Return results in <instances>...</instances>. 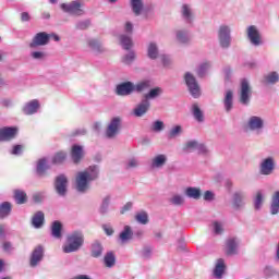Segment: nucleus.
Listing matches in <instances>:
<instances>
[{"instance_id": "nucleus-9", "label": "nucleus", "mask_w": 279, "mask_h": 279, "mask_svg": "<svg viewBox=\"0 0 279 279\" xmlns=\"http://www.w3.org/2000/svg\"><path fill=\"white\" fill-rule=\"evenodd\" d=\"M219 40L221 47H230V28L228 26H220Z\"/></svg>"}, {"instance_id": "nucleus-1", "label": "nucleus", "mask_w": 279, "mask_h": 279, "mask_svg": "<svg viewBox=\"0 0 279 279\" xmlns=\"http://www.w3.org/2000/svg\"><path fill=\"white\" fill-rule=\"evenodd\" d=\"M97 168L95 166H90L84 172H78L76 175V189L80 193H84L86 189H88V182L97 179Z\"/></svg>"}, {"instance_id": "nucleus-2", "label": "nucleus", "mask_w": 279, "mask_h": 279, "mask_svg": "<svg viewBox=\"0 0 279 279\" xmlns=\"http://www.w3.org/2000/svg\"><path fill=\"white\" fill-rule=\"evenodd\" d=\"M149 86H151L149 84V81L141 82L137 85L132 84V82H126L117 86V94L125 96L130 95L131 93H134V90L136 93H143V90H147Z\"/></svg>"}, {"instance_id": "nucleus-7", "label": "nucleus", "mask_w": 279, "mask_h": 279, "mask_svg": "<svg viewBox=\"0 0 279 279\" xmlns=\"http://www.w3.org/2000/svg\"><path fill=\"white\" fill-rule=\"evenodd\" d=\"M250 95H252V90L250 89V83H247V80H242V82H241V102L244 105L250 104Z\"/></svg>"}, {"instance_id": "nucleus-21", "label": "nucleus", "mask_w": 279, "mask_h": 279, "mask_svg": "<svg viewBox=\"0 0 279 279\" xmlns=\"http://www.w3.org/2000/svg\"><path fill=\"white\" fill-rule=\"evenodd\" d=\"M34 228H40L45 223V214L43 211H37L32 220Z\"/></svg>"}, {"instance_id": "nucleus-24", "label": "nucleus", "mask_w": 279, "mask_h": 279, "mask_svg": "<svg viewBox=\"0 0 279 279\" xmlns=\"http://www.w3.org/2000/svg\"><path fill=\"white\" fill-rule=\"evenodd\" d=\"M12 210V205L9 202H4L0 205V219L8 217Z\"/></svg>"}, {"instance_id": "nucleus-56", "label": "nucleus", "mask_w": 279, "mask_h": 279, "mask_svg": "<svg viewBox=\"0 0 279 279\" xmlns=\"http://www.w3.org/2000/svg\"><path fill=\"white\" fill-rule=\"evenodd\" d=\"M89 47H92L93 49H98L99 50V47H101V45L99 44V41L93 39L89 41Z\"/></svg>"}, {"instance_id": "nucleus-16", "label": "nucleus", "mask_w": 279, "mask_h": 279, "mask_svg": "<svg viewBox=\"0 0 279 279\" xmlns=\"http://www.w3.org/2000/svg\"><path fill=\"white\" fill-rule=\"evenodd\" d=\"M193 149H197L198 154H206V151H207L206 146H204L203 144H197V142H195V141L187 142L184 150L193 151Z\"/></svg>"}, {"instance_id": "nucleus-14", "label": "nucleus", "mask_w": 279, "mask_h": 279, "mask_svg": "<svg viewBox=\"0 0 279 279\" xmlns=\"http://www.w3.org/2000/svg\"><path fill=\"white\" fill-rule=\"evenodd\" d=\"M247 36L252 43V45H260V34L256 26H250L247 29Z\"/></svg>"}, {"instance_id": "nucleus-41", "label": "nucleus", "mask_w": 279, "mask_h": 279, "mask_svg": "<svg viewBox=\"0 0 279 279\" xmlns=\"http://www.w3.org/2000/svg\"><path fill=\"white\" fill-rule=\"evenodd\" d=\"M255 210H259L260 206H263V192H257L255 201H254Z\"/></svg>"}, {"instance_id": "nucleus-54", "label": "nucleus", "mask_w": 279, "mask_h": 279, "mask_svg": "<svg viewBox=\"0 0 279 279\" xmlns=\"http://www.w3.org/2000/svg\"><path fill=\"white\" fill-rule=\"evenodd\" d=\"M110 202V198H105L104 202H102V205L100 207V213H106V209L108 208V204Z\"/></svg>"}, {"instance_id": "nucleus-3", "label": "nucleus", "mask_w": 279, "mask_h": 279, "mask_svg": "<svg viewBox=\"0 0 279 279\" xmlns=\"http://www.w3.org/2000/svg\"><path fill=\"white\" fill-rule=\"evenodd\" d=\"M162 94V89L160 87L151 89L148 94L145 95V99L135 108L134 114L135 117H143L147 110H149V100L156 99L159 95Z\"/></svg>"}, {"instance_id": "nucleus-28", "label": "nucleus", "mask_w": 279, "mask_h": 279, "mask_svg": "<svg viewBox=\"0 0 279 279\" xmlns=\"http://www.w3.org/2000/svg\"><path fill=\"white\" fill-rule=\"evenodd\" d=\"M130 239H132V229L130 226H125L124 230L120 233V241L125 243V241H130Z\"/></svg>"}, {"instance_id": "nucleus-10", "label": "nucleus", "mask_w": 279, "mask_h": 279, "mask_svg": "<svg viewBox=\"0 0 279 279\" xmlns=\"http://www.w3.org/2000/svg\"><path fill=\"white\" fill-rule=\"evenodd\" d=\"M19 129L16 128H2L0 129V141H12L16 136Z\"/></svg>"}, {"instance_id": "nucleus-53", "label": "nucleus", "mask_w": 279, "mask_h": 279, "mask_svg": "<svg viewBox=\"0 0 279 279\" xmlns=\"http://www.w3.org/2000/svg\"><path fill=\"white\" fill-rule=\"evenodd\" d=\"M134 167H138V161L136 159H130L128 161L126 168L128 169H132Z\"/></svg>"}, {"instance_id": "nucleus-8", "label": "nucleus", "mask_w": 279, "mask_h": 279, "mask_svg": "<svg viewBox=\"0 0 279 279\" xmlns=\"http://www.w3.org/2000/svg\"><path fill=\"white\" fill-rule=\"evenodd\" d=\"M66 177L63 174H60L56 179L54 187L59 195H65L66 194V184H68Z\"/></svg>"}, {"instance_id": "nucleus-49", "label": "nucleus", "mask_w": 279, "mask_h": 279, "mask_svg": "<svg viewBox=\"0 0 279 279\" xmlns=\"http://www.w3.org/2000/svg\"><path fill=\"white\" fill-rule=\"evenodd\" d=\"M134 58H135L134 52H130L123 58L124 64H132V62L134 61Z\"/></svg>"}, {"instance_id": "nucleus-25", "label": "nucleus", "mask_w": 279, "mask_h": 279, "mask_svg": "<svg viewBox=\"0 0 279 279\" xmlns=\"http://www.w3.org/2000/svg\"><path fill=\"white\" fill-rule=\"evenodd\" d=\"M248 125L251 130H260V128H263V120L258 117H252L250 119Z\"/></svg>"}, {"instance_id": "nucleus-29", "label": "nucleus", "mask_w": 279, "mask_h": 279, "mask_svg": "<svg viewBox=\"0 0 279 279\" xmlns=\"http://www.w3.org/2000/svg\"><path fill=\"white\" fill-rule=\"evenodd\" d=\"M232 99H233L232 92L228 90L225 96V108L227 112H230V110H232Z\"/></svg>"}, {"instance_id": "nucleus-43", "label": "nucleus", "mask_w": 279, "mask_h": 279, "mask_svg": "<svg viewBox=\"0 0 279 279\" xmlns=\"http://www.w3.org/2000/svg\"><path fill=\"white\" fill-rule=\"evenodd\" d=\"M182 14L185 21H191V8H189V5L186 4L183 5Z\"/></svg>"}, {"instance_id": "nucleus-33", "label": "nucleus", "mask_w": 279, "mask_h": 279, "mask_svg": "<svg viewBox=\"0 0 279 279\" xmlns=\"http://www.w3.org/2000/svg\"><path fill=\"white\" fill-rule=\"evenodd\" d=\"M165 162H167V156L165 155H158L157 157H155L153 159V163L151 167H162V165H165Z\"/></svg>"}, {"instance_id": "nucleus-20", "label": "nucleus", "mask_w": 279, "mask_h": 279, "mask_svg": "<svg viewBox=\"0 0 279 279\" xmlns=\"http://www.w3.org/2000/svg\"><path fill=\"white\" fill-rule=\"evenodd\" d=\"M223 271H226V263L223 262V259H218L214 269L215 278H221L223 276Z\"/></svg>"}, {"instance_id": "nucleus-36", "label": "nucleus", "mask_w": 279, "mask_h": 279, "mask_svg": "<svg viewBox=\"0 0 279 279\" xmlns=\"http://www.w3.org/2000/svg\"><path fill=\"white\" fill-rule=\"evenodd\" d=\"M135 219L136 221H138V223H147V221H149V217L147 216V213L145 211H138L136 215H135Z\"/></svg>"}, {"instance_id": "nucleus-35", "label": "nucleus", "mask_w": 279, "mask_h": 279, "mask_svg": "<svg viewBox=\"0 0 279 279\" xmlns=\"http://www.w3.org/2000/svg\"><path fill=\"white\" fill-rule=\"evenodd\" d=\"M64 160H66V153L64 151L57 153L52 158L53 165H60L61 162H64Z\"/></svg>"}, {"instance_id": "nucleus-31", "label": "nucleus", "mask_w": 279, "mask_h": 279, "mask_svg": "<svg viewBox=\"0 0 279 279\" xmlns=\"http://www.w3.org/2000/svg\"><path fill=\"white\" fill-rule=\"evenodd\" d=\"M192 112H193V117L196 119V121H198L199 123L202 121H204V113L202 112V110L199 109V107L197 105L192 106Z\"/></svg>"}, {"instance_id": "nucleus-26", "label": "nucleus", "mask_w": 279, "mask_h": 279, "mask_svg": "<svg viewBox=\"0 0 279 279\" xmlns=\"http://www.w3.org/2000/svg\"><path fill=\"white\" fill-rule=\"evenodd\" d=\"M14 199L16 204H25L27 202V194L21 190H15L14 191Z\"/></svg>"}, {"instance_id": "nucleus-37", "label": "nucleus", "mask_w": 279, "mask_h": 279, "mask_svg": "<svg viewBox=\"0 0 279 279\" xmlns=\"http://www.w3.org/2000/svg\"><path fill=\"white\" fill-rule=\"evenodd\" d=\"M278 80H279L278 73H276V72H271L270 74L265 76L266 84H276V82H278Z\"/></svg>"}, {"instance_id": "nucleus-46", "label": "nucleus", "mask_w": 279, "mask_h": 279, "mask_svg": "<svg viewBox=\"0 0 279 279\" xmlns=\"http://www.w3.org/2000/svg\"><path fill=\"white\" fill-rule=\"evenodd\" d=\"M162 128H165V123H162V121H155L153 123V132H160V130H162Z\"/></svg>"}, {"instance_id": "nucleus-34", "label": "nucleus", "mask_w": 279, "mask_h": 279, "mask_svg": "<svg viewBox=\"0 0 279 279\" xmlns=\"http://www.w3.org/2000/svg\"><path fill=\"white\" fill-rule=\"evenodd\" d=\"M186 195H187V197H192L193 199H199L202 192H199V189L189 187L186 190Z\"/></svg>"}, {"instance_id": "nucleus-62", "label": "nucleus", "mask_w": 279, "mask_h": 279, "mask_svg": "<svg viewBox=\"0 0 279 279\" xmlns=\"http://www.w3.org/2000/svg\"><path fill=\"white\" fill-rule=\"evenodd\" d=\"M132 29H133L132 23L128 22V23L125 24V32H126V33H130V32H132Z\"/></svg>"}, {"instance_id": "nucleus-39", "label": "nucleus", "mask_w": 279, "mask_h": 279, "mask_svg": "<svg viewBox=\"0 0 279 279\" xmlns=\"http://www.w3.org/2000/svg\"><path fill=\"white\" fill-rule=\"evenodd\" d=\"M92 256H94V258L101 256V244H99V243L93 244Z\"/></svg>"}, {"instance_id": "nucleus-6", "label": "nucleus", "mask_w": 279, "mask_h": 279, "mask_svg": "<svg viewBox=\"0 0 279 279\" xmlns=\"http://www.w3.org/2000/svg\"><path fill=\"white\" fill-rule=\"evenodd\" d=\"M185 84L189 87V90L195 99L202 95L199 92V85H197V81L195 80V76H193L191 73L185 74Z\"/></svg>"}, {"instance_id": "nucleus-48", "label": "nucleus", "mask_w": 279, "mask_h": 279, "mask_svg": "<svg viewBox=\"0 0 279 279\" xmlns=\"http://www.w3.org/2000/svg\"><path fill=\"white\" fill-rule=\"evenodd\" d=\"M171 202L175 205V206H180L181 204H184V198L180 195H174L171 198Z\"/></svg>"}, {"instance_id": "nucleus-12", "label": "nucleus", "mask_w": 279, "mask_h": 279, "mask_svg": "<svg viewBox=\"0 0 279 279\" xmlns=\"http://www.w3.org/2000/svg\"><path fill=\"white\" fill-rule=\"evenodd\" d=\"M47 43H49V35H47V33H38L31 44V47H43V45H47Z\"/></svg>"}, {"instance_id": "nucleus-60", "label": "nucleus", "mask_w": 279, "mask_h": 279, "mask_svg": "<svg viewBox=\"0 0 279 279\" xmlns=\"http://www.w3.org/2000/svg\"><path fill=\"white\" fill-rule=\"evenodd\" d=\"M3 250L4 252H10V250H12V244H10V242H4Z\"/></svg>"}, {"instance_id": "nucleus-30", "label": "nucleus", "mask_w": 279, "mask_h": 279, "mask_svg": "<svg viewBox=\"0 0 279 279\" xmlns=\"http://www.w3.org/2000/svg\"><path fill=\"white\" fill-rule=\"evenodd\" d=\"M148 58L151 60H156L158 58V46L154 43H150L148 46Z\"/></svg>"}, {"instance_id": "nucleus-5", "label": "nucleus", "mask_w": 279, "mask_h": 279, "mask_svg": "<svg viewBox=\"0 0 279 279\" xmlns=\"http://www.w3.org/2000/svg\"><path fill=\"white\" fill-rule=\"evenodd\" d=\"M61 10L63 12H66L68 14H72L73 16H82L84 14V9L82 8V3H80L77 0L66 4H61Z\"/></svg>"}, {"instance_id": "nucleus-22", "label": "nucleus", "mask_w": 279, "mask_h": 279, "mask_svg": "<svg viewBox=\"0 0 279 279\" xmlns=\"http://www.w3.org/2000/svg\"><path fill=\"white\" fill-rule=\"evenodd\" d=\"M51 234L54 239H60L62 236V223L60 221H54L51 226Z\"/></svg>"}, {"instance_id": "nucleus-57", "label": "nucleus", "mask_w": 279, "mask_h": 279, "mask_svg": "<svg viewBox=\"0 0 279 279\" xmlns=\"http://www.w3.org/2000/svg\"><path fill=\"white\" fill-rule=\"evenodd\" d=\"M32 56L35 60H40V58H45V53L40 51H35L32 53Z\"/></svg>"}, {"instance_id": "nucleus-27", "label": "nucleus", "mask_w": 279, "mask_h": 279, "mask_svg": "<svg viewBox=\"0 0 279 279\" xmlns=\"http://www.w3.org/2000/svg\"><path fill=\"white\" fill-rule=\"evenodd\" d=\"M131 7L134 14L138 16L143 10V0H131Z\"/></svg>"}, {"instance_id": "nucleus-19", "label": "nucleus", "mask_w": 279, "mask_h": 279, "mask_svg": "<svg viewBox=\"0 0 279 279\" xmlns=\"http://www.w3.org/2000/svg\"><path fill=\"white\" fill-rule=\"evenodd\" d=\"M82 156H84V149L80 145H74L72 147V160L73 162H77L82 160Z\"/></svg>"}, {"instance_id": "nucleus-40", "label": "nucleus", "mask_w": 279, "mask_h": 279, "mask_svg": "<svg viewBox=\"0 0 279 279\" xmlns=\"http://www.w3.org/2000/svg\"><path fill=\"white\" fill-rule=\"evenodd\" d=\"M114 254L107 253L105 256V265L106 267H112L114 265Z\"/></svg>"}, {"instance_id": "nucleus-32", "label": "nucleus", "mask_w": 279, "mask_h": 279, "mask_svg": "<svg viewBox=\"0 0 279 279\" xmlns=\"http://www.w3.org/2000/svg\"><path fill=\"white\" fill-rule=\"evenodd\" d=\"M120 43L123 49H125L126 51L132 49V38H130L129 36L122 35L120 37Z\"/></svg>"}, {"instance_id": "nucleus-55", "label": "nucleus", "mask_w": 279, "mask_h": 279, "mask_svg": "<svg viewBox=\"0 0 279 279\" xmlns=\"http://www.w3.org/2000/svg\"><path fill=\"white\" fill-rule=\"evenodd\" d=\"M88 25H90L89 21H84L77 24V28L78 29H86L88 27Z\"/></svg>"}, {"instance_id": "nucleus-45", "label": "nucleus", "mask_w": 279, "mask_h": 279, "mask_svg": "<svg viewBox=\"0 0 279 279\" xmlns=\"http://www.w3.org/2000/svg\"><path fill=\"white\" fill-rule=\"evenodd\" d=\"M243 204V194L235 193L234 194V205L236 208H241V205Z\"/></svg>"}, {"instance_id": "nucleus-15", "label": "nucleus", "mask_w": 279, "mask_h": 279, "mask_svg": "<svg viewBox=\"0 0 279 279\" xmlns=\"http://www.w3.org/2000/svg\"><path fill=\"white\" fill-rule=\"evenodd\" d=\"M238 247H239V242H236V238H229L226 243V254H228V256H232V254H236Z\"/></svg>"}, {"instance_id": "nucleus-11", "label": "nucleus", "mask_w": 279, "mask_h": 279, "mask_svg": "<svg viewBox=\"0 0 279 279\" xmlns=\"http://www.w3.org/2000/svg\"><path fill=\"white\" fill-rule=\"evenodd\" d=\"M119 125H121V120L119 118H113L107 128V138H112L119 132Z\"/></svg>"}, {"instance_id": "nucleus-17", "label": "nucleus", "mask_w": 279, "mask_h": 279, "mask_svg": "<svg viewBox=\"0 0 279 279\" xmlns=\"http://www.w3.org/2000/svg\"><path fill=\"white\" fill-rule=\"evenodd\" d=\"M43 260V246H37L31 257V267H36Z\"/></svg>"}, {"instance_id": "nucleus-63", "label": "nucleus", "mask_w": 279, "mask_h": 279, "mask_svg": "<svg viewBox=\"0 0 279 279\" xmlns=\"http://www.w3.org/2000/svg\"><path fill=\"white\" fill-rule=\"evenodd\" d=\"M161 60L165 66H167V64H169V57L167 56H161Z\"/></svg>"}, {"instance_id": "nucleus-51", "label": "nucleus", "mask_w": 279, "mask_h": 279, "mask_svg": "<svg viewBox=\"0 0 279 279\" xmlns=\"http://www.w3.org/2000/svg\"><path fill=\"white\" fill-rule=\"evenodd\" d=\"M22 151H23V146L15 145V146H13L11 154H13L14 156H19Z\"/></svg>"}, {"instance_id": "nucleus-50", "label": "nucleus", "mask_w": 279, "mask_h": 279, "mask_svg": "<svg viewBox=\"0 0 279 279\" xmlns=\"http://www.w3.org/2000/svg\"><path fill=\"white\" fill-rule=\"evenodd\" d=\"M214 230L216 234H221V232L223 231V227L220 222L216 221L214 222Z\"/></svg>"}, {"instance_id": "nucleus-47", "label": "nucleus", "mask_w": 279, "mask_h": 279, "mask_svg": "<svg viewBox=\"0 0 279 279\" xmlns=\"http://www.w3.org/2000/svg\"><path fill=\"white\" fill-rule=\"evenodd\" d=\"M181 132H182V126L180 125L174 126L169 133V138H173V136H178V134H180Z\"/></svg>"}, {"instance_id": "nucleus-13", "label": "nucleus", "mask_w": 279, "mask_h": 279, "mask_svg": "<svg viewBox=\"0 0 279 279\" xmlns=\"http://www.w3.org/2000/svg\"><path fill=\"white\" fill-rule=\"evenodd\" d=\"M38 108H40V102L34 99L24 106L23 112L24 114H36V112H38Z\"/></svg>"}, {"instance_id": "nucleus-64", "label": "nucleus", "mask_w": 279, "mask_h": 279, "mask_svg": "<svg viewBox=\"0 0 279 279\" xmlns=\"http://www.w3.org/2000/svg\"><path fill=\"white\" fill-rule=\"evenodd\" d=\"M22 21H29V13L23 12L22 13Z\"/></svg>"}, {"instance_id": "nucleus-44", "label": "nucleus", "mask_w": 279, "mask_h": 279, "mask_svg": "<svg viewBox=\"0 0 279 279\" xmlns=\"http://www.w3.org/2000/svg\"><path fill=\"white\" fill-rule=\"evenodd\" d=\"M210 65L208 63H204L202 64L199 68H198V72H197V75L198 77H204V75H206V71H208V68Z\"/></svg>"}, {"instance_id": "nucleus-18", "label": "nucleus", "mask_w": 279, "mask_h": 279, "mask_svg": "<svg viewBox=\"0 0 279 279\" xmlns=\"http://www.w3.org/2000/svg\"><path fill=\"white\" fill-rule=\"evenodd\" d=\"M260 171L264 175H269L274 171V159L267 158L260 167Z\"/></svg>"}, {"instance_id": "nucleus-52", "label": "nucleus", "mask_w": 279, "mask_h": 279, "mask_svg": "<svg viewBox=\"0 0 279 279\" xmlns=\"http://www.w3.org/2000/svg\"><path fill=\"white\" fill-rule=\"evenodd\" d=\"M215 194L210 191H206L205 195H204V199L205 202H211V199H214Z\"/></svg>"}, {"instance_id": "nucleus-61", "label": "nucleus", "mask_w": 279, "mask_h": 279, "mask_svg": "<svg viewBox=\"0 0 279 279\" xmlns=\"http://www.w3.org/2000/svg\"><path fill=\"white\" fill-rule=\"evenodd\" d=\"M130 208H132V203H126L122 208L121 214L123 215V213H125L126 210H130Z\"/></svg>"}, {"instance_id": "nucleus-42", "label": "nucleus", "mask_w": 279, "mask_h": 279, "mask_svg": "<svg viewBox=\"0 0 279 279\" xmlns=\"http://www.w3.org/2000/svg\"><path fill=\"white\" fill-rule=\"evenodd\" d=\"M177 38L179 43H189V34L184 32H178Z\"/></svg>"}, {"instance_id": "nucleus-58", "label": "nucleus", "mask_w": 279, "mask_h": 279, "mask_svg": "<svg viewBox=\"0 0 279 279\" xmlns=\"http://www.w3.org/2000/svg\"><path fill=\"white\" fill-rule=\"evenodd\" d=\"M106 234H108V236H110L114 231L112 230V227L108 226V225H104L102 226Z\"/></svg>"}, {"instance_id": "nucleus-23", "label": "nucleus", "mask_w": 279, "mask_h": 279, "mask_svg": "<svg viewBox=\"0 0 279 279\" xmlns=\"http://www.w3.org/2000/svg\"><path fill=\"white\" fill-rule=\"evenodd\" d=\"M271 215H278L279 213V191L272 195V203L270 207Z\"/></svg>"}, {"instance_id": "nucleus-59", "label": "nucleus", "mask_w": 279, "mask_h": 279, "mask_svg": "<svg viewBox=\"0 0 279 279\" xmlns=\"http://www.w3.org/2000/svg\"><path fill=\"white\" fill-rule=\"evenodd\" d=\"M45 196L43 195V194H35L34 196H33V199H34V202H43V198H44Z\"/></svg>"}, {"instance_id": "nucleus-38", "label": "nucleus", "mask_w": 279, "mask_h": 279, "mask_svg": "<svg viewBox=\"0 0 279 279\" xmlns=\"http://www.w3.org/2000/svg\"><path fill=\"white\" fill-rule=\"evenodd\" d=\"M47 169V160L46 159H40L37 162V173L39 175H43V173H45V170Z\"/></svg>"}, {"instance_id": "nucleus-4", "label": "nucleus", "mask_w": 279, "mask_h": 279, "mask_svg": "<svg viewBox=\"0 0 279 279\" xmlns=\"http://www.w3.org/2000/svg\"><path fill=\"white\" fill-rule=\"evenodd\" d=\"M84 244V235L80 232H74L68 238V245L63 247L65 254H71V252H77L78 247Z\"/></svg>"}]
</instances>
